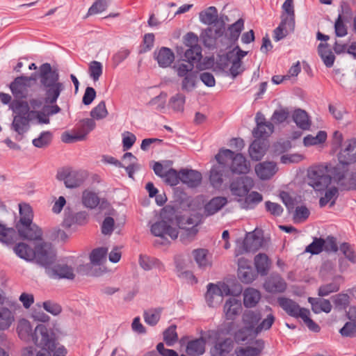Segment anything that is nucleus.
Returning a JSON list of instances; mask_svg holds the SVG:
<instances>
[{
  "instance_id": "f257e3e1",
  "label": "nucleus",
  "mask_w": 356,
  "mask_h": 356,
  "mask_svg": "<svg viewBox=\"0 0 356 356\" xmlns=\"http://www.w3.org/2000/svg\"><path fill=\"white\" fill-rule=\"evenodd\" d=\"M59 77L58 70H52L49 63H45L40 65L39 79L41 87L45 92L46 104H55L64 90V85L60 81Z\"/></svg>"
},
{
  "instance_id": "f03ea898",
  "label": "nucleus",
  "mask_w": 356,
  "mask_h": 356,
  "mask_svg": "<svg viewBox=\"0 0 356 356\" xmlns=\"http://www.w3.org/2000/svg\"><path fill=\"white\" fill-rule=\"evenodd\" d=\"M18 335L22 340L33 342L40 348L53 347L55 340L50 337L48 330L44 325H38L33 332L30 323L25 319L19 321L17 328Z\"/></svg>"
},
{
  "instance_id": "7ed1b4c3",
  "label": "nucleus",
  "mask_w": 356,
  "mask_h": 356,
  "mask_svg": "<svg viewBox=\"0 0 356 356\" xmlns=\"http://www.w3.org/2000/svg\"><path fill=\"white\" fill-rule=\"evenodd\" d=\"M45 258L38 257L39 265L44 268L46 274L51 278L73 280L75 277L74 269L65 264H54L56 253L51 246L45 250Z\"/></svg>"
},
{
  "instance_id": "20e7f679",
  "label": "nucleus",
  "mask_w": 356,
  "mask_h": 356,
  "mask_svg": "<svg viewBox=\"0 0 356 356\" xmlns=\"http://www.w3.org/2000/svg\"><path fill=\"white\" fill-rule=\"evenodd\" d=\"M10 108L15 113L10 129L20 136V139L30 129V122L32 120L29 113L27 102L14 100L10 104Z\"/></svg>"
},
{
  "instance_id": "39448f33",
  "label": "nucleus",
  "mask_w": 356,
  "mask_h": 356,
  "mask_svg": "<svg viewBox=\"0 0 356 356\" xmlns=\"http://www.w3.org/2000/svg\"><path fill=\"white\" fill-rule=\"evenodd\" d=\"M216 159L219 163H224L228 166L229 173L247 174L250 170V165L243 154H235L228 149H220L216 155Z\"/></svg>"
},
{
  "instance_id": "423d86ee",
  "label": "nucleus",
  "mask_w": 356,
  "mask_h": 356,
  "mask_svg": "<svg viewBox=\"0 0 356 356\" xmlns=\"http://www.w3.org/2000/svg\"><path fill=\"white\" fill-rule=\"evenodd\" d=\"M309 185L315 191H324L331 183L328 165H318L308 170Z\"/></svg>"
},
{
  "instance_id": "0eeeda50",
  "label": "nucleus",
  "mask_w": 356,
  "mask_h": 356,
  "mask_svg": "<svg viewBox=\"0 0 356 356\" xmlns=\"http://www.w3.org/2000/svg\"><path fill=\"white\" fill-rule=\"evenodd\" d=\"M51 244L42 242L37 244L34 250L25 243L20 242L13 248L15 253L20 258L26 261H35L39 264L38 257L45 258V250L51 248Z\"/></svg>"
},
{
  "instance_id": "6e6552de",
  "label": "nucleus",
  "mask_w": 356,
  "mask_h": 356,
  "mask_svg": "<svg viewBox=\"0 0 356 356\" xmlns=\"http://www.w3.org/2000/svg\"><path fill=\"white\" fill-rule=\"evenodd\" d=\"M194 65L193 63H178L174 65L177 74L179 77L182 78L181 83V90L189 92L196 88L198 81L197 72L193 70Z\"/></svg>"
},
{
  "instance_id": "1a4fd4ad",
  "label": "nucleus",
  "mask_w": 356,
  "mask_h": 356,
  "mask_svg": "<svg viewBox=\"0 0 356 356\" xmlns=\"http://www.w3.org/2000/svg\"><path fill=\"white\" fill-rule=\"evenodd\" d=\"M161 216L162 219L152 225L151 233L155 236L164 238L165 235H168L172 240L176 239L178 237L179 232L177 228L172 227V220H165L164 213H162Z\"/></svg>"
},
{
  "instance_id": "9d476101",
  "label": "nucleus",
  "mask_w": 356,
  "mask_h": 356,
  "mask_svg": "<svg viewBox=\"0 0 356 356\" xmlns=\"http://www.w3.org/2000/svg\"><path fill=\"white\" fill-rule=\"evenodd\" d=\"M264 245V238L256 235L254 232L247 234L243 242L235 249L236 257L248 252H255Z\"/></svg>"
},
{
  "instance_id": "9b49d317",
  "label": "nucleus",
  "mask_w": 356,
  "mask_h": 356,
  "mask_svg": "<svg viewBox=\"0 0 356 356\" xmlns=\"http://www.w3.org/2000/svg\"><path fill=\"white\" fill-rule=\"evenodd\" d=\"M35 80L32 76H18L10 83V88L16 99H24L28 95L29 88L31 87V81Z\"/></svg>"
},
{
  "instance_id": "f8f14e48",
  "label": "nucleus",
  "mask_w": 356,
  "mask_h": 356,
  "mask_svg": "<svg viewBox=\"0 0 356 356\" xmlns=\"http://www.w3.org/2000/svg\"><path fill=\"white\" fill-rule=\"evenodd\" d=\"M254 186L253 180L248 177L237 178L230 184V191L233 195L245 196Z\"/></svg>"
},
{
  "instance_id": "ddd939ff",
  "label": "nucleus",
  "mask_w": 356,
  "mask_h": 356,
  "mask_svg": "<svg viewBox=\"0 0 356 356\" xmlns=\"http://www.w3.org/2000/svg\"><path fill=\"white\" fill-rule=\"evenodd\" d=\"M278 303L290 316L301 318L305 314H309V309L301 308L296 302L290 298H279Z\"/></svg>"
},
{
  "instance_id": "4468645a",
  "label": "nucleus",
  "mask_w": 356,
  "mask_h": 356,
  "mask_svg": "<svg viewBox=\"0 0 356 356\" xmlns=\"http://www.w3.org/2000/svg\"><path fill=\"white\" fill-rule=\"evenodd\" d=\"M19 236L24 240L41 241L43 232L36 224L31 222L26 225L15 226Z\"/></svg>"
},
{
  "instance_id": "2eb2a0df",
  "label": "nucleus",
  "mask_w": 356,
  "mask_h": 356,
  "mask_svg": "<svg viewBox=\"0 0 356 356\" xmlns=\"http://www.w3.org/2000/svg\"><path fill=\"white\" fill-rule=\"evenodd\" d=\"M234 342L231 338L216 341L210 349L211 356H233Z\"/></svg>"
},
{
  "instance_id": "dca6fc26",
  "label": "nucleus",
  "mask_w": 356,
  "mask_h": 356,
  "mask_svg": "<svg viewBox=\"0 0 356 356\" xmlns=\"http://www.w3.org/2000/svg\"><path fill=\"white\" fill-rule=\"evenodd\" d=\"M224 34V28L218 27L213 29L209 27L202 33V38L205 47L209 49H214L216 47L217 40Z\"/></svg>"
},
{
  "instance_id": "f3484780",
  "label": "nucleus",
  "mask_w": 356,
  "mask_h": 356,
  "mask_svg": "<svg viewBox=\"0 0 356 356\" xmlns=\"http://www.w3.org/2000/svg\"><path fill=\"white\" fill-rule=\"evenodd\" d=\"M264 287L269 293H282L286 289V283L280 275H271L266 280Z\"/></svg>"
},
{
  "instance_id": "a211bd4d",
  "label": "nucleus",
  "mask_w": 356,
  "mask_h": 356,
  "mask_svg": "<svg viewBox=\"0 0 356 356\" xmlns=\"http://www.w3.org/2000/svg\"><path fill=\"white\" fill-rule=\"evenodd\" d=\"M339 160L343 165L356 162V139L348 140L346 147L339 152Z\"/></svg>"
},
{
  "instance_id": "6ab92c4d",
  "label": "nucleus",
  "mask_w": 356,
  "mask_h": 356,
  "mask_svg": "<svg viewBox=\"0 0 356 356\" xmlns=\"http://www.w3.org/2000/svg\"><path fill=\"white\" fill-rule=\"evenodd\" d=\"M229 175V169L227 165L218 163L210 170L209 180L213 187L220 186L223 181V177Z\"/></svg>"
},
{
  "instance_id": "aec40b11",
  "label": "nucleus",
  "mask_w": 356,
  "mask_h": 356,
  "mask_svg": "<svg viewBox=\"0 0 356 356\" xmlns=\"http://www.w3.org/2000/svg\"><path fill=\"white\" fill-rule=\"evenodd\" d=\"M65 349L62 348H56V344L53 347L41 348V350L35 355V351L32 347L26 348L23 352V356H65Z\"/></svg>"
},
{
  "instance_id": "412c9836",
  "label": "nucleus",
  "mask_w": 356,
  "mask_h": 356,
  "mask_svg": "<svg viewBox=\"0 0 356 356\" xmlns=\"http://www.w3.org/2000/svg\"><path fill=\"white\" fill-rule=\"evenodd\" d=\"M238 277L243 283H251L255 279V273L253 268L248 264L247 260L240 258L238 261Z\"/></svg>"
},
{
  "instance_id": "4be33fe9",
  "label": "nucleus",
  "mask_w": 356,
  "mask_h": 356,
  "mask_svg": "<svg viewBox=\"0 0 356 356\" xmlns=\"http://www.w3.org/2000/svg\"><path fill=\"white\" fill-rule=\"evenodd\" d=\"M242 309L241 301L234 297L226 300L223 311L227 320L234 321Z\"/></svg>"
},
{
  "instance_id": "5701e85b",
  "label": "nucleus",
  "mask_w": 356,
  "mask_h": 356,
  "mask_svg": "<svg viewBox=\"0 0 356 356\" xmlns=\"http://www.w3.org/2000/svg\"><path fill=\"white\" fill-rule=\"evenodd\" d=\"M82 203L84 207L88 209H95L99 204L100 205V209L106 208L109 205V203L106 200H100L97 193L90 191L83 192Z\"/></svg>"
},
{
  "instance_id": "b1692460",
  "label": "nucleus",
  "mask_w": 356,
  "mask_h": 356,
  "mask_svg": "<svg viewBox=\"0 0 356 356\" xmlns=\"http://www.w3.org/2000/svg\"><path fill=\"white\" fill-rule=\"evenodd\" d=\"M277 171V165L272 161L261 162L255 166V172L257 176L262 180L270 179Z\"/></svg>"
},
{
  "instance_id": "393cba45",
  "label": "nucleus",
  "mask_w": 356,
  "mask_h": 356,
  "mask_svg": "<svg viewBox=\"0 0 356 356\" xmlns=\"http://www.w3.org/2000/svg\"><path fill=\"white\" fill-rule=\"evenodd\" d=\"M154 58L161 67L165 68L173 63L175 54L170 48L163 47L154 51Z\"/></svg>"
},
{
  "instance_id": "a878e982",
  "label": "nucleus",
  "mask_w": 356,
  "mask_h": 356,
  "mask_svg": "<svg viewBox=\"0 0 356 356\" xmlns=\"http://www.w3.org/2000/svg\"><path fill=\"white\" fill-rule=\"evenodd\" d=\"M181 181L191 188H195L202 181V175L194 170H181Z\"/></svg>"
},
{
  "instance_id": "bb28decb",
  "label": "nucleus",
  "mask_w": 356,
  "mask_h": 356,
  "mask_svg": "<svg viewBox=\"0 0 356 356\" xmlns=\"http://www.w3.org/2000/svg\"><path fill=\"white\" fill-rule=\"evenodd\" d=\"M261 319V314L258 311L246 310L242 316L244 326L250 332L254 333V330Z\"/></svg>"
},
{
  "instance_id": "cd10ccee",
  "label": "nucleus",
  "mask_w": 356,
  "mask_h": 356,
  "mask_svg": "<svg viewBox=\"0 0 356 356\" xmlns=\"http://www.w3.org/2000/svg\"><path fill=\"white\" fill-rule=\"evenodd\" d=\"M267 149V142L265 140L255 139L249 147V154L254 161H259L264 156Z\"/></svg>"
},
{
  "instance_id": "c85d7f7f",
  "label": "nucleus",
  "mask_w": 356,
  "mask_h": 356,
  "mask_svg": "<svg viewBox=\"0 0 356 356\" xmlns=\"http://www.w3.org/2000/svg\"><path fill=\"white\" fill-rule=\"evenodd\" d=\"M193 258L201 269H206L212 266V261L209 257V251L204 248L195 249L192 252Z\"/></svg>"
},
{
  "instance_id": "c756f323",
  "label": "nucleus",
  "mask_w": 356,
  "mask_h": 356,
  "mask_svg": "<svg viewBox=\"0 0 356 356\" xmlns=\"http://www.w3.org/2000/svg\"><path fill=\"white\" fill-rule=\"evenodd\" d=\"M227 202L224 197H216L207 202L204 207V213L206 216H210L220 210Z\"/></svg>"
},
{
  "instance_id": "7c9ffc66",
  "label": "nucleus",
  "mask_w": 356,
  "mask_h": 356,
  "mask_svg": "<svg viewBox=\"0 0 356 356\" xmlns=\"http://www.w3.org/2000/svg\"><path fill=\"white\" fill-rule=\"evenodd\" d=\"M318 54L327 67H332L335 60V56L327 43H320Z\"/></svg>"
},
{
  "instance_id": "2f4dec72",
  "label": "nucleus",
  "mask_w": 356,
  "mask_h": 356,
  "mask_svg": "<svg viewBox=\"0 0 356 356\" xmlns=\"http://www.w3.org/2000/svg\"><path fill=\"white\" fill-rule=\"evenodd\" d=\"M206 341L200 337L189 341L186 346V352L190 356H199L205 352Z\"/></svg>"
},
{
  "instance_id": "473e14b6",
  "label": "nucleus",
  "mask_w": 356,
  "mask_h": 356,
  "mask_svg": "<svg viewBox=\"0 0 356 356\" xmlns=\"http://www.w3.org/2000/svg\"><path fill=\"white\" fill-rule=\"evenodd\" d=\"M19 220L16 222L15 226L26 225L33 222V212L31 207L26 203L19 204Z\"/></svg>"
},
{
  "instance_id": "72a5a7b5",
  "label": "nucleus",
  "mask_w": 356,
  "mask_h": 356,
  "mask_svg": "<svg viewBox=\"0 0 356 356\" xmlns=\"http://www.w3.org/2000/svg\"><path fill=\"white\" fill-rule=\"evenodd\" d=\"M96 126L95 122L92 118L81 120L75 127L74 129L83 140L86 136L92 131Z\"/></svg>"
},
{
  "instance_id": "f704fd0d",
  "label": "nucleus",
  "mask_w": 356,
  "mask_h": 356,
  "mask_svg": "<svg viewBox=\"0 0 356 356\" xmlns=\"http://www.w3.org/2000/svg\"><path fill=\"white\" fill-rule=\"evenodd\" d=\"M308 301L312 305V311L316 314L321 312L329 313L332 310V305L328 300L309 298Z\"/></svg>"
},
{
  "instance_id": "c9c22d12",
  "label": "nucleus",
  "mask_w": 356,
  "mask_h": 356,
  "mask_svg": "<svg viewBox=\"0 0 356 356\" xmlns=\"http://www.w3.org/2000/svg\"><path fill=\"white\" fill-rule=\"evenodd\" d=\"M293 120L296 125L302 130H308L311 122L307 113L302 109H296L293 113Z\"/></svg>"
},
{
  "instance_id": "e433bc0d",
  "label": "nucleus",
  "mask_w": 356,
  "mask_h": 356,
  "mask_svg": "<svg viewBox=\"0 0 356 356\" xmlns=\"http://www.w3.org/2000/svg\"><path fill=\"white\" fill-rule=\"evenodd\" d=\"M261 298L259 291L253 288H248L243 292V304L245 307H254Z\"/></svg>"
},
{
  "instance_id": "4c0bfd02",
  "label": "nucleus",
  "mask_w": 356,
  "mask_h": 356,
  "mask_svg": "<svg viewBox=\"0 0 356 356\" xmlns=\"http://www.w3.org/2000/svg\"><path fill=\"white\" fill-rule=\"evenodd\" d=\"M270 260L268 257L264 253H259L254 257V265L256 269L261 275H267L270 268Z\"/></svg>"
},
{
  "instance_id": "58836bf2",
  "label": "nucleus",
  "mask_w": 356,
  "mask_h": 356,
  "mask_svg": "<svg viewBox=\"0 0 356 356\" xmlns=\"http://www.w3.org/2000/svg\"><path fill=\"white\" fill-rule=\"evenodd\" d=\"M274 130V126L272 122H268L266 124H259L252 131L253 136L255 139L265 140L268 138Z\"/></svg>"
},
{
  "instance_id": "ea45409f",
  "label": "nucleus",
  "mask_w": 356,
  "mask_h": 356,
  "mask_svg": "<svg viewBox=\"0 0 356 356\" xmlns=\"http://www.w3.org/2000/svg\"><path fill=\"white\" fill-rule=\"evenodd\" d=\"M339 196L338 188L335 186L330 187L325 190V195L319 200V205L323 207L330 203V207H332L334 205L336 200Z\"/></svg>"
},
{
  "instance_id": "a19ab883",
  "label": "nucleus",
  "mask_w": 356,
  "mask_h": 356,
  "mask_svg": "<svg viewBox=\"0 0 356 356\" xmlns=\"http://www.w3.org/2000/svg\"><path fill=\"white\" fill-rule=\"evenodd\" d=\"M200 21L205 24H216L218 21V10L216 7L210 6L200 13Z\"/></svg>"
},
{
  "instance_id": "79ce46f5",
  "label": "nucleus",
  "mask_w": 356,
  "mask_h": 356,
  "mask_svg": "<svg viewBox=\"0 0 356 356\" xmlns=\"http://www.w3.org/2000/svg\"><path fill=\"white\" fill-rule=\"evenodd\" d=\"M163 312L162 307L151 308L144 312L145 322L151 326L156 325L161 318Z\"/></svg>"
},
{
  "instance_id": "37998d69",
  "label": "nucleus",
  "mask_w": 356,
  "mask_h": 356,
  "mask_svg": "<svg viewBox=\"0 0 356 356\" xmlns=\"http://www.w3.org/2000/svg\"><path fill=\"white\" fill-rule=\"evenodd\" d=\"M263 200L261 194L252 191L245 195L242 207L245 209H252Z\"/></svg>"
},
{
  "instance_id": "c03bdc74",
  "label": "nucleus",
  "mask_w": 356,
  "mask_h": 356,
  "mask_svg": "<svg viewBox=\"0 0 356 356\" xmlns=\"http://www.w3.org/2000/svg\"><path fill=\"white\" fill-rule=\"evenodd\" d=\"M328 166L331 180L333 179L334 182L342 187V184L346 178V170L340 166L333 167L331 165H328Z\"/></svg>"
},
{
  "instance_id": "a18cd8bd",
  "label": "nucleus",
  "mask_w": 356,
  "mask_h": 356,
  "mask_svg": "<svg viewBox=\"0 0 356 356\" xmlns=\"http://www.w3.org/2000/svg\"><path fill=\"white\" fill-rule=\"evenodd\" d=\"M282 8L288 15V16H286L282 20L287 22L289 29L293 30L295 25V14L293 1L286 0L282 5Z\"/></svg>"
},
{
  "instance_id": "49530a36",
  "label": "nucleus",
  "mask_w": 356,
  "mask_h": 356,
  "mask_svg": "<svg viewBox=\"0 0 356 356\" xmlns=\"http://www.w3.org/2000/svg\"><path fill=\"white\" fill-rule=\"evenodd\" d=\"M85 180V176L82 172L70 171L66 181V187L70 188L80 186Z\"/></svg>"
},
{
  "instance_id": "de8ad7c7",
  "label": "nucleus",
  "mask_w": 356,
  "mask_h": 356,
  "mask_svg": "<svg viewBox=\"0 0 356 356\" xmlns=\"http://www.w3.org/2000/svg\"><path fill=\"white\" fill-rule=\"evenodd\" d=\"M203 216L200 214H195L190 216L186 222L188 225H193L194 226L191 229H188L186 230V235L191 238V241L193 239L194 236L197 233L198 230L196 228V226L201 224L202 222Z\"/></svg>"
},
{
  "instance_id": "09e8293b",
  "label": "nucleus",
  "mask_w": 356,
  "mask_h": 356,
  "mask_svg": "<svg viewBox=\"0 0 356 356\" xmlns=\"http://www.w3.org/2000/svg\"><path fill=\"white\" fill-rule=\"evenodd\" d=\"M108 252L106 248L94 249L90 254V263L93 265H101L105 260Z\"/></svg>"
},
{
  "instance_id": "8fccbe9b",
  "label": "nucleus",
  "mask_w": 356,
  "mask_h": 356,
  "mask_svg": "<svg viewBox=\"0 0 356 356\" xmlns=\"http://www.w3.org/2000/svg\"><path fill=\"white\" fill-rule=\"evenodd\" d=\"M52 138L53 134L51 131H42L38 138L33 140L32 143L38 148H44L51 143Z\"/></svg>"
},
{
  "instance_id": "3c124183",
  "label": "nucleus",
  "mask_w": 356,
  "mask_h": 356,
  "mask_svg": "<svg viewBox=\"0 0 356 356\" xmlns=\"http://www.w3.org/2000/svg\"><path fill=\"white\" fill-rule=\"evenodd\" d=\"M0 241L6 245L13 244L16 239V232L13 228L6 227L3 225L2 230L0 229Z\"/></svg>"
},
{
  "instance_id": "603ef678",
  "label": "nucleus",
  "mask_w": 356,
  "mask_h": 356,
  "mask_svg": "<svg viewBox=\"0 0 356 356\" xmlns=\"http://www.w3.org/2000/svg\"><path fill=\"white\" fill-rule=\"evenodd\" d=\"M184 56L188 63L194 65V62L200 61L202 58V48L200 45H192L185 51Z\"/></svg>"
},
{
  "instance_id": "864d4df0",
  "label": "nucleus",
  "mask_w": 356,
  "mask_h": 356,
  "mask_svg": "<svg viewBox=\"0 0 356 356\" xmlns=\"http://www.w3.org/2000/svg\"><path fill=\"white\" fill-rule=\"evenodd\" d=\"M139 264L145 270H150L154 268L159 267L161 262L159 259L147 255H140Z\"/></svg>"
},
{
  "instance_id": "5fc2aeb1",
  "label": "nucleus",
  "mask_w": 356,
  "mask_h": 356,
  "mask_svg": "<svg viewBox=\"0 0 356 356\" xmlns=\"http://www.w3.org/2000/svg\"><path fill=\"white\" fill-rule=\"evenodd\" d=\"M185 102V95L178 92L170 97L169 106L175 111H183Z\"/></svg>"
},
{
  "instance_id": "6e6d98bb",
  "label": "nucleus",
  "mask_w": 356,
  "mask_h": 356,
  "mask_svg": "<svg viewBox=\"0 0 356 356\" xmlns=\"http://www.w3.org/2000/svg\"><path fill=\"white\" fill-rule=\"evenodd\" d=\"M244 28V21L243 19H238L235 23L228 27L229 39L232 40H237L241 31Z\"/></svg>"
},
{
  "instance_id": "4d7b16f0",
  "label": "nucleus",
  "mask_w": 356,
  "mask_h": 356,
  "mask_svg": "<svg viewBox=\"0 0 356 356\" xmlns=\"http://www.w3.org/2000/svg\"><path fill=\"white\" fill-rule=\"evenodd\" d=\"M13 321L11 312L5 307L0 308V330H5L10 327Z\"/></svg>"
},
{
  "instance_id": "13d9d810",
  "label": "nucleus",
  "mask_w": 356,
  "mask_h": 356,
  "mask_svg": "<svg viewBox=\"0 0 356 356\" xmlns=\"http://www.w3.org/2000/svg\"><path fill=\"white\" fill-rule=\"evenodd\" d=\"M162 179L166 184L170 186H176L181 181V171L178 173L173 168L168 169L165 172Z\"/></svg>"
},
{
  "instance_id": "bf43d9fd",
  "label": "nucleus",
  "mask_w": 356,
  "mask_h": 356,
  "mask_svg": "<svg viewBox=\"0 0 356 356\" xmlns=\"http://www.w3.org/2000/svg\"><path fill=\"white\" fill-rule=\"evenodd\" d=\"M325 241L322 238H314L312 243L307 245L305 252L312 254H318L321 253L325 246Z\"/></svg>"
},
{
  "instance_id": "052dcab7",
  "label": "nucleus",
  "mask_w": 356,
  "mask_h": 356,
  "mask_svg": "<svg viewBox=\"0 0 356 356\" xmlns=\"http://www.w3.org/2000/svg\"><path fill=\"white\" fill-rule=\"evenodd\" d=\"M108 113L104 101L100 102L95 107L90 111V116L92 119L102 120L108 115Z\"/></svg>"
},
{
  "instance_id": "680f3d73",
  "label": "nucleus",
  "mask_w": 356,
  "mask_h": 356,
  "mask_svg": "<svg viewBox=\"0 0 356 356\" xmlns=\"http://www.w3.org/2000/svg\"><path fill=\"white\" fill-rule=\"evenodd\" d=\"M176 325H172L163 332V340L168 346H173L178 340Z\"/></svg>"
},
{
  "instance_id": "e2e57ef3",
  "label": "nucleus",
  "mask_w": 356,
  "mask_h": 356,
  "mask_svg": "<svg viewBox=\"0 0 356 356\" xmlns=\"http://www.w3.org/2000/svg\"><path fill=\"white\" fill-rule=\"evenodd\" d=\"M103 67L100 62L94 60L92 61L88 67V72L90 78L94 81H97L99 79V77L102 74Z\"/></svg>"
},
{
  "instance_id": "0e129e2a",
  "label": "nucleus",
  "mask_w": 356,
  "mask_h": 356,
  "mask_svg": "<svg viewBox=\"0 0 356 356\" xmlns=\"http://www.w3.org/2000/svg\"><path fill=\"white\" fill-rule=\"evenodd\" d=\"M261 352V348L259 347H237L235 350L236 356H259Z\"/></svg>"
},
{
  "instance_id": "69168bd1",
  "label": "nucleus",
  "mask_w": 356,
  "mask_h": 356,
  "mask_svg": "<svg viewBox=\"0 0 356 356\" xmlns=\"http://www.w3.org/2000/svg\"><path fill=\"white\" fill-rule=\"evenodd\" d=\"M339 249L348 261L351 263L356 264V252L350 243L346 242L342 243L340 245Z\"/></svg>"
},
{
  "instance_id": "338daca9",
  "label": "nucleus",
  "mask_w": 356,
  "mask_h": 356,
  "mask_svg": "<svg viewBox=\"0 0 356 356\" xmlns=\"http://www.w3.org/2000/svg\"><path fill=\"white\" fill-rule=\"evenodd\" d=\"M290 113L287 108H282L275 110L271 117V120L275 124H280L285 122L289 117Z\"/></svg>"
},
{
  "instance_id": "774afa93",
  "label": "nucleus",
  "mask_w": 356,
  "mask_h": 356,
  "mask_svg": "<svg viewBox=\"0 0 356 356\" xmlns=\"http://www.w3.org/2000/svg\"><path fill=\"white\" fill-rule=\"evenodd\" d=\"M275 321V316L272 314H269L260 323H258L254 330V334L257 335L263 330H269Z\"/></svg>"
}]
</instances>
